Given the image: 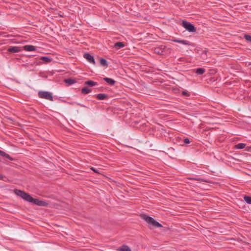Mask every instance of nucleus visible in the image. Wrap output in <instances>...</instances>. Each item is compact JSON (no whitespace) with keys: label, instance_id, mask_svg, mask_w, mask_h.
I'll return each mask as SVG.
<instances>
[{"label":"nucleus","instance_id":"13","mask_svg":"<svg viewBox=\"0 0 251 251\" xmlns=\"http://www.w3.org/2000/svg\"><path fill=\"white\" fill-rule=\"evenodd\" d=\"M64 81L66 84H67L69 85H72L75 83L76 82L75 79L71 78L66 79H65Z\"/></svg>","mask_w":251,"mask_h":251},{"label":"nucleus","instance_id":"21","mask_svg":"<svg viewBox=\"0 0 251 251\" xmlns=\"http://www.w3.org/2000/svg\"><path fill=\"white\" fill-rule=\"evenodd\" d=\"M120 251H131V250L127 246H126V245H123L121 248H120Z\"/></svg>","mask_w":251,"mask_h":251},{"label":"nucleus","instance_id":"18","mask_svg":"<svg viewBox=\"0 0 251 251\" xmlns=\"http://www.w3.org/2000/svg\"><path fill=\"white\" fill-rule=\"evenodd\" d=\"M205 71V70L204 69L200 68H198L196 70V73L197 75H202L203 74H204Z\"/></svg>","mask_w":251,"mask_h":251},{"label":"nucleus","instance_id":"9","mask_svg":"<svg viewBox=\"0 0 251 251\" xmlns=\"http://www.w3.org/2000/svg\"><path fill=\"white\" fill-rule=\"evenodd\" d=\"M24 50L28 51H35L36 47L32 45H26L24 47Z\"/></svg>","mask_w":251,"mask_h":251},{"label":"nucleus","instance_id":"5","mask_svg":"<svg viewBox=\"0 0 251 251\" xmlns=\"http://www.w3.org/2000/svg\"><path fill=\"white\" fill-rule=\"evenodd\" d=\"M83 57L84 58L87 60V61L93 65L95 64V61L93 56L91 55L89 53H85L83 54Z\"/></svg>","mask_w":251,"mask_h":251},{"label":"nucleus","instance_id":"7","mask_svg":"<svg viewBox=\"0 0 251 251\" xmlns=\"http://www.w3.org/2000/svg\"><path fill=\"white\" fill-rule=\"evenodd\" d=\"M7 50L10 52L16 53L19 52L20 51V49L18 47L12 46L9 47Z\"/></svg>","mask_w":251,"mask_h":251},{"label":"nucleus","instance_id":"11","mask_svg":"<svg viewBox=\"0 0 251 251\" xmlns=\"http://www.w3.org/2000/svg\"><path fill=\"white\" fill-rule=\"evenodd\" d=\"M107 97V95L105 94H99L96 95V98L98 100H103L106 99Z\"/></svg>","mask_w":251,"mask_h":251},{"label":"nucleus","instance_id":"20","mask_svg":"<svg viewBox=\"0 0 251 251\" xmlns=\"http://www.w3.org/2000/svg\"><path fill=\"white\" fill-rule=\"evenodd\" d=\"M91 92V90L87 87H84L81 89V92L83 94H87Z\"/></svg>","mask_w":251,"mask_h":251},{"label":"nucleus","instance_id":"4","mask_svg":"<svg viewBox=\"0 0 251 251\" xmlns=\"http://www.w3.org/2000/svg\"><path fill=\"white\" fill-rule=\"evenodd\" d=\"M181 25L186 30L190 32H194L196 31L194 25L186 21H183Z\"/></svg>","mask_w":251,"mask_h":251},{"label":"nucleus","instance_id":"2","mask_svg":"<svg viewBox=\"0 0 251 251\" xmlns=\"http://www.w3.org/2000/svg\"><path fill=\"white\" fill-rule=\"evenodd\" d=\"M142 219L145 220L150 226L155 227H161L162 226L158 222L155 221L153 218L146 215H142L141 216Z\"/></svg>","mask_w":251,"mask_h":251},{"label":"nucleus","instance_id":"28","mask_svg":"<svg viewBox=\"0 0 251 251\" xmlns=\"http://www.w3.org/2000/svg\"><path fill=\"white\" fill-rule=\"evenodd\" d=\"M91 169L92 170H93L94 172V173H99L97 170L94 169L93 168H91Z\"/></svg>","mask_w":251,"mask_h":251},{"label":"nucleus","instance_id":"15","mask_svg":"<svg viewBox=\"0 0 251 251\" xmlns=\"http://www.w3.org/2000/svg\"><path fill=\"white\" fill-rule=\"evenodd\" d=\"M85 85L92 87L97 85V83L92 80H88L85 82Z\"/></svg>","mask_w":251,"mask_h":251},{"label":"nucleus","instance_id":"1","mask_svg":"<svg viewBox=\"0 0 251 251\" xmlns=\"http://www.w3.org/2000/svg\"><path fill=\"white\" fill-rule=\"evenodd\" d=\"M14 192L16 195L21 197L24 200L28 202L33 203L35 205L43 206H46L48 205V202H47L46 201H40L36 199H34L28 194L23 191L18 189H15Z\"/></svg>","mask_w":251,"mask_h":251},{"label":"nucleus","instance_id":"23","mask_svg":"<svg viewBox=\"0 0 251 251\" xmlns=\"http://www.w3.org/2000/svg\"><path fill=\"white\" fill-rule=\"evenodd\" d=\"M0 180H2L4 181H9V179L7 177L3 176L2 174H0Z\"/></svg>","mask_w":251,"mask_h":251},{"label":"nucleus","instance_id":"17","mask_svg":"<svg viewBox=\"0 0 251 251\" xmlns=\"http://www.w3.org/2000/svg\"><path fill=\"white\" fill-rule=\"evenodd\" d=\"M246 147V144L243 143H239L235 145L236 149H243Z\"/></svg>","mask_w":251,"mask_h":251},{"label":"nucleus","instance_id":"10","mask_svg":"<svg viewBox=\"0 0 251 251\" xmlns=\"http://www.w3.org/2000/svg\"><path fill=\"white\" fill-rule=\"evenodd\" d=\"M103 80L109 85L113 86L115 83V81L110 78L108 77H104L103 78Z\"/></svg>","mask_w":251,"mask_h":251},{"label":"nucleus","instance_id":"6","mask_svg":"<svg viewBox=\"0 0 251 251\" xmlns=\"http://www.w3.org/2000/svg\"><path fill=\"white\" fill-rule=\"evenodd\" d=\"M172 41L176 43H180L184 45H191V43L187 40H181L180 39H175Z\"/></svg>","mask_w":251,"mask_h":251},{"label":"nucleus","instance_id":"29","mask_svg":"<svg viewBox=\"0 0 251 251\" xmlns=\"http://www.w3.org/2000/svg\"><path fill=\"white\" fill-rule=\"evenodd\" d=\"M193 179H196V180H199V181H203V179H201V178H193Z\"/></svg>","mask_w":251,"mask_h":251},{"label":"nucleus","instance_id":"14","mask_svg":"<svg viewBox=\"0 0 251 251\" xmlns=\"http://www.w3.org/2000/svg\"><path fill=\"white\" fill-rule=\"evenodd\" d=\"M40 59L45 63H49L52 61V59L48 56L41 57Z\"/></svg>","mask_w":251,"mask_h":251},{"label":"nucleus","instance_id":"19","mask_svg":"<svg viewBox=\"0 0 251 251\" xmlns=\"http://www.w3.org/2000/svg\"><path fill=\"white\" fill-rule=\"evenodd\" d=\"M100 65L102 66H108L107 61H106V60H105L104 58H100Z\"/></svg>","mask_w":251,"mask_h":251},{"label":"nucleus","instance_id":"12","mask_svg":"<svg viewBox=\"0 0 251 251\" xmlns=\"http://www.w3.org/2000/svg\"><path fill=\"white\" fill-rule=\"evenodd\" d=\"M125 46V45L123 42H120L116 43L114 45V47L117 49H121L122 48H124Z\"/></svg>","mask_w":251,"mask_h":251},{"label":"nucleus","instance_id":"27","mask_svg":"<svg viewBox=\"0 0 251 251\" xmlns=\"http://www.w3.org/2000/svg\"><path fill=\"white\" fill-rule=\"evenodd\" d=\"M76 104L79 106H80L81 107H86V106L85 105H84L83 104H82L81 103H76Z\"/></svg>","mask_w":251,"mask_h":251},{"label":"nucleus","instance_id":"8","mask_svg":"<svg viewBox=\"0 0 251 251\" xmlns=\"http://www.w3.org/2000/svg\"><path fill=\"white\" fill-rule=\"evenodd\" d=\"M165 49L166 48L165 46H161L160 47L155 48L154 51L158 54H162L164 52Z\"/></svg>","mask_w":251,"mask_h":251},{"label":"nucleus","instance_id":"25","mask_svg":"<svg viewBox=\"0 0 251 251\" xmlns=\"http://www.w3.org/2000/svg\"><path fill=\"white\" fill-rule=\"evenodd\" d=\"M184 143L185 144H188L190 143V140L188 138H186L184 139Z\"/></svg>","mask_w":251,"mask_h":251},{"label":"nucleus","instance_id":"24","mask_svg":"<svg viewBox=\"0 0 251 251\" xmlns=\"http://www.w3.org/2000/svg\"><path fill=\"white\" fill-rule=\"evenodd\" d=\"M244 38L246 41L251 43V36L249 35H245Z\"/></svg>","mask_w":251,"mask_h":251},{"label":"nucleus","instance_id":"22","mask_svg":"<svg viewBox=\"0 0 251 251\" xmlns=\"http://www.w3.org/2000/svg\"><path fill=\"white\" fill-rule=\"evenodd\" d=\"M244 200L248 204H251V197L245 196L244 197Z\"/></svg>","mask_w":251,"mask_h":251},{"label":"nucleus","instance_id":"26","mask_svg":"<svg viewBox=\"0 0 251 251\" xmlns=\"http://www.w3.org/2000/svg\"><path fill=\"white\" fill-rule=\"evenodd\" d=\"M182 94L184 96H189V94H188L187 92H186V91H183L182 92Z\"/></svg>","mask_w":251,"mask_h":251},{"label":"nucleus","instance_id":"3","mask_svg":"<svg viewBox=\"0 0 251 251\" xmlns=\"http://www.w3.org/2000/svg\"><path fill=\"white\" fill-rule=\"evenodd\" d=\"M39 98L44 99L50 101H53V97L51 93L48 91H39L38 93Z\"/></svg>","mask_w":251,"mask_h":251},{"label":"nucleus","instance_id":"16","mask_svg":"<svg viewBox=\"0 0 251 251\" xmlns=\"http://www.w3.org/2000/svg\"><path fill=\"white\" fill-rule=\"evenodd\" d=\"M0 155L6 158H7L10 160H13V158L9 154L6 153L5 152L2 151L0 152Z\"/></svg>","mask_w":251,"mask_h":251}]
</instances>
